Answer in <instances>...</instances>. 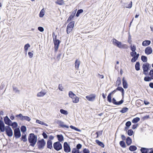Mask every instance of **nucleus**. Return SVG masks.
<instances>
[{
    "instance_id": "1",
    "label": "nucleus",
    "mask_w": 153,
    "mask_h": 153,
    "mask_svg": "<svg viewBox=\"0 0 153 153\" xmlns=\"http://www.w3.org/2000/svg\"><path fill=\"white\" fill-rule=\"evenodd\" d=\"M5 131L6 134L9 137H11L13 135V131L9 126H5L4 123L1 120H0V131L3 132Z\"/></svg>"
},
{
    "instance_id": "2",
    "label": "nucleus",
    "mask_w": 153,
    "mask_h": 153,
    "mask_svg": "<svg viewBox=\"0 0 153 153\" xmlns=\"http://www.w3.org/2000/svg\"><path fill=\"white\" fill-rule=\"evenodd\" d=\"M37 136L33 133H30L28 137V140L30 146L34 147L37 141Z\"/></svg>"
},
{
    "instance_id": "3",
    "label": "nucleus",
    "mask_w": 153,
    "mask_h": 153,
    "mask_svg": "<svg viewBox=\"0 0 153 153\" xmlns=\"http://www.w3.org/2000/svg\"><path fill=\"white\" fill-rule=\"evenodd\" d=\"M112 40L114 45H116L118 48L124 49H127L128 48V46L126 45L122 44L121 42L118 41L116 39H114Z\"/></svg>"
},
{
    "instance_id": "4",
    "label": "nucleus",
    "mask_w": 153,
    "mask_h": 153,
    "mask_svg": "<svg viewBox=\"0 0 153 153\" xmlns=\"http://www.w3.org/2000/svg\"><path fill=\"white\" fill-rule=\"evenodd\" d=\"M56 37L57 36H55V37H53V38L54 50L55 52L56 51L58 50L59 44L61 42L59 40L56 39Z\"/></svg>"
},
{
    "instance_id": "5",
    "label": "nucleus",
    "mask_w": 153,
    "mask_h": 153,
    "mask_svg": "<svg viewBox=\"0 0 153 153\" xmlns=\"http://www.w3.org/2000/svg\"><path fill=\"white\" fill-rule=\"evenodd\" d=\"M74 24L75 22L74 21H72L68 24L66 28V31L67 34L69 33L72 30L74 26Z\"/></svg>"
},
{
    "instance_id": "6",
    "label": "nucleus",
    "mask_w": 153,
    "mask_h": 153,
    "mask_svg": "<svg viewBox=\"0 0 153 153\" xmlns=\"http://www.w3.org/2000/svg\"><path fill=\"white\" fill-rule=\"evenodd\" d=\"M46 144V142L43 139L40 140H38L37 143V145L39 149H41L44 148Z\"/></svg>"
},
{
    "instance_id": "7",
    "label": "nucleus",
    "mask_w": 153,
    "mask_h": 153,
    "mask_svg": "<svg viewBox=\"0 0 153 153\" xmlns=\"http://www.w3.org/2000/svg\"><path fill=\"white\" fill-rule=\"evenodd\" d=\"M150 64L148 63H146L143 65L142 68L143 70V73L145 75H147L146 72H148L150 67Z\"/></svg>"
},
{
    "instance_id": "8",
    "label": "nucleus",
    "mask_w": 153,
    "mask_h": 153,
    "mask_svg": "<svg viewBox=\"0 0 153 153\" xmlns=\"http://www.w3.org/2000/svg\"><path fill=\"white\" fill-rule=\"evenodd\" d=\"M54 149L57 151H59L62 149V146L59 142H56L54 143L53 144Z\"/></svg>"
},
{
    "instance_id": "9",
    "label": "nucleus",
    "mask_w": 153,
    "mask_h": 153,
    "mask_svg": "<svg viewBox=\"0 0 153 153\" xmlns=\"http://www.w3.org/2000/svg\"><path fill=\"white\" fill-rule=\"evenodd\" d=\"M14 135L16 138H18L21 137V132L19 128H16L15 129Z\"/></svg>"
},
{
    "instance_id": "10",
    "label": "nucleus",
    "mask_w": 153,
    "mask_h": 153,
    "mask_svg": "<svg viewBox=\"0 0 153 153\" xmlns=\"http://www.w3.org/2000/svg\"><path fill=\"white\" fill-rule=\"evenodd\" d=\"M63 148L64 151L67 153L70 152L71 149L70 146L67 142H65L63 144Z\"/></svg>"
},
{
    "instance_id": "11",
    "label": "nucleus",
    "mask_w": 153,
    "mask_h": 153,
    "mask_svg": "<svg viewBox=\"0 0 153 153\" xmlns=\"http://www.w3.org/2000/svg\"><path fill=\"white\" fill-rule=\"evenodd\" d=\"M4 121L6 124L9 126L10 125V123H12V121L7 116L4 117Z\"/></svg>"
},
{
    "instance_id": "12",
    "label": "nucleus",
    "mask_w": 153,
    "mask_h": 153,
    "mask_svg": "<svg viewBox=\"0 0 153 153\" xmlns=\"http://www.w3.org/2000/svg\"><path fill=\"white\" fill-rule=\"evenodd\" d=\"M95 97L96 95L94 94H92L86 97V98L87 100L90 101H94L95 100Z\"/></svg>"
},
{
    "instance_id": "13",
    "label": "nucleus",
    "mask_w": 153,
    "mask_h": 153,
    "mask_svg": "<svg viewBox=\"0 0 153 153\" xmlns=\"http://www.w3.org/2000/svg\"><path fill=\"white\" fill-rule=\"evenodd\" d=\"M56 123L59 124V126L62 128L65 127L67 128H68L69 126L66 125H64L63 122L61 120H58L56 122Z\"/></svg>"
},
{
    "instance_id": "14",
    "label": "nucleus",
    "mask_w": 153,
    "mask_h": 153,
    "mask_svg": "<svg viewBox=\"0 0 153 153\" xmlns=\"http://www.w3.org/2000/svg\"><path fill=\"white\" fill-rule=\"evenodd\" d=\"M152 49L150 47H147L146 48L145 50V53L147 55L151 54L152 53Z\"/></svg>"
},
{
    "instance_id": "15",
    "label": "nucleus",
    "mask_w": 153,
    "mask_h": 153,
    "mask_svg": "<svg viewBox=\"0 0 153 153\" xmlns=\"http://www.w3.org/2000/svg\"><path fill=\"white\" fill-rule=\"evenodd\" d=\"M52 141L51 140H48L47 143V147L48 149H51L53 148Z\"/></svg>"
},
{
    "instance_id": "16",
    "label": "nucleus",
    "mask_w": 153,
    "mask_h": 153,
    "mask_svg": "<svg viewBox=\"0 0 153 153\" xmlns=\"http://www.w3.org/2000/svg\"><path fill=\"white\" fill-rule=\"evenodd\" d=\"M122 81L123 87L125 89L127 88L128 87V84L127 81L125 79L124 77L123 78Z\"/></svg>"
},
{
    "instance_id": "17",
    "label": "nucleus",
    "mask_w": 153,
    "mask_h": 153,
    "mask_svg": "<svg viewBox=\"0 0 153 153\" xmlns=\"http://www.w3.org/2000/svg\"><path fill=\"white\" fill-rule=\"evenodd\" d=\"M46 92L42 90L37 93V96L38 97H42L46 94Z\"/></svg>"
},
{
    "instance_id": "18",
    "label": "nucleus",
    "mask_w": 153,
    "mask_h": 153,
    "mask_svg": "<svg viewBox=\"0 0 153 153\" xmlns=\"http://www.w3.org/2000/svg\"><path fill=\"white\" fill-rule=\"evenodd\" d=\"M56 137L58 139L59 142H62L64 140V137L62 134H57L56 135Z\"/></svg>"
},
{
    "instance_id": "19",
    "label": "nucleus",
    "mask_w": 153,
    "mask_h": 153,
    "mask_svg": "<svg viewBox=\"0 0 153 153\" xmlns=\"http://www.w3.org/2000/svg\"><path fill=\"white\" fill-rule=\"evenodd\" d=\"M80 64V62L78 59H76L75 63V68L76 70L78 69L79 66Z\"/></svg>"
},
{
    "instance_id": "20",
    "label": "nucleus",
    "mask_w": 153,
    "mask_h": 153,
    "mask_svg": "<svg viewBox=\"0 0 153 153\" xmlns=\"http://www.w3.org/2000/svg\"><path fill=\"white\" fill-rule=\"evenodd\" d=\"M151 43V41L150 40H146L143 41L142 43L143 46H146L149 45Z\"/></svg>"
},
{
    "instance_id": "21",
    "label": "nucleus",
    "mask_w": 153,
    "mask_h": 153,
    "mask_svg": "<svg viewBox=\"0 0 153 153\" xmlns=\"http://www.w3.org/2000/svg\"><path fill=\"white\" fill-rule=\"evenodd\" d=\"M139 54H137L136 53V55L135 56H134V57H133L131 59V62H136L139 57Z\"/></svg>"
},
{
    "instance_id": "22",
    "label": "nucleus",
    "mask_w": 153,
    "mask_h": 153,
    "mask_svg": "<svg viewBox=\"0 0 153 153\" xmlns=\"http://www.w3.org/2000/svg\"><path fill=\"white\" fill-rule=\"evenodd\" d=\"M68 95L69 97L72 99L75 98V97L76 96V95L71 91L69 92Z\"/></svg>"
},
{
    "instance_id": "23",
    "label": "nucleus",
    "mask_w": 153,
    "mask_h": 153,
    "mask_svg": "<svg viewBox=\"0 0 153 153\" xmlns=\"http://www.w3.org/2000/svg\"><path fill=\"white\" fill-rule=\"evenodd\" d=\"M132 143V140L131 138L128 137L126 139V143L128 146L130 145Z\"/></svg>"
},
{
    "instance_id": "24",
    "label": "nucleus",
    "mask_w": 153,
    "mask_h": 153,
    "mask_svg": "<svg viewBox=\"0 0 153 153\" xmlns=\"http://www.w3.org/2000/svg\"><path fill=\"white\" fill-rule=\"evenodd\" d=\"M149 149L145 148L142 147L140 149V151L141 152V153H148Z\"/></svg>"
},
{
    "instance_id": "25",
    "label": "nucleus",
    "mask_w": 153,
    "mask_h": 153,
    "mask_svg": "<svg viewBox=\"0 0 153 153\" xmlns=\"http://www.w3.org/2000/svg\"><path fill=\"white\" fill-rule=\"evenodd\" d=\"M75 12L74 13H72L71 14V15L69 16V17L67 22H69L72 19L74 18V16H75Z\"/></svg>"
},
{
    "instance_id": "26",
    "label": "nucleus",
    "mask_w": 153,
    "mask_h": 153,
    "mask_svg": "<svg viewBox=\"0 0 153 153\" xmlns=\"http://www.w3.org/2000/svg\"><path fill=\"white\" fill-rule=\"evenodd\" d=\"M116 89L117 91L118 90L122 92V97H124V91L122 87L119 86Z\"/></svg>"
},
{
    "instance_id": "27",
    "label": "nucleus",
    "mask_w": 153,
    "mask_h": 153,
    "mask_svg": "<svg viewBox=\"0 0 153 153\" xmlns=\"http://www.w3.org/2000/svg\"><path fill=\"white\" fill-rule=\"evenodd\" d=\"M95 142L97 143L99 146H101L102 148L104 147L105 145L103 143L99 141L98 140H95Z\"/></svg>"
},
{
    "instance_id": "28",
    "label": "nucleus",
    "mask_w": 153,
    "mask_h": 153,
    "mask_svg": "<svg viewBox=\"0 0 153 153\" xmlns=\"http://www.w3.org/2000/svg\"><path fill=\"white\" fill-rule=\"evenodd\" d=\"M36 123L41 124L42 125H44L45 126H48V125L46 123H45L43 121H42L39 120H37L36 121Z\"/></svg>"
},
{
    "instance_id": "29",
    "label": "nucleus",
    "mask_w": 153,
    "mask_h": 153,
    "mask_svg": "<svg viewBox=\"0 0 153 153\" xmlns=\"http://www.w3.org/2000/svg\"><path fill=\"white\" fill-rule=\"evenodd\" d=\"M129 149L131 151H134L137 149V147L135 146H131L129 147Z\"/></svg>"
},
{
    "instance_id": "30",
    "label": "nucleus",
    "mask_w": 153,
    "mask_h": 153,
    "mask_svg": "<svg viewBox=\"0 0 153 153\" xmlns=\"http://www.w3.org/2000/svg\"><path fill=\"white\" fill-rule=\"evenodd\" d=\"M135 67L136 71H138L140 70V64L139 62H136Z\"/></svg>"
},
{
    "instance_id": "31",
    "label": "nucleus",
    "mask_w": 153,
    "mask_h": 153,
    "mask_svg": "<svg viewBox=\"0 0 153 153\" xmlns=\"http://www.w3.org/2000/svg\"><path fill=\"white\" fill-rule=\"evenodd\" d=\"M55 3L56 4L59 5H62L65 4L64 1L63 0H58L56 1Z\"/></svg>"
},
{
    "instance_id": "32",
    "label": "nucleus",
    "mask_w": 153,
    "mask_h": 153,
    "mask_svg": "<svg viewBox=\"0 0 153 153\" xmlns=\"http://www.w3.org/2000/svg\"><path fill=\"white\" fill-rule=\"evenodd\" d=\"M10 126H11L13 128H15L18 126V124L16 122H13V123L12 122Z\"/></svg>"
},
{
    "instance_id": "33",
    "label": "nucleus",
    "mask_w": 153,
    "mask_h": 153,
    "mask_svg": "<svg viewBox=\"0 0 153 153\" xmlns=\"http://www.w3.org/2000/svg\"><path fill=\"white\" fill-rule=\"evenodd\" d=\"M120 146L123 148H125L126 147V145L124 141L123 140L120 141L119 143Z\"/></svg>"
},
{
    "instance_id": "34",
    "label": "nucleus",
    "mask_w": 153,
    "mask_h": 153,
    "mask_svg": "<svg viewBox=\"0 0 153 153\" xmlns=\"http://www.w3.org/2000/svg\"><path fill=\"white\" fill-rule=\"evenodd\" d=\"M26 134L22 135L21 139L24 142H25L27 141V139L26 137Z\"/></svg>"
},
{
    "instance_id": "35",
    "label": "nucleus",
    "mask_w": 153,
    "mask_h": 153,
    "mask_svg": "<svg viewBox=\"0 0 153 153\" xmlns=\"http://www.w3.org/2000/svg\"><path fill=\"white\" fill-rule=\"evenodd\" d=\"M140 120V118L138 117H136L133 119L132 122L133 123H136L138 122Z\"/></svg>"
},
{
    "instance_id": "36",
    "label": "nucleus",
    "mask_w": 153,
    "mask_h": 153,
    "mask_svg": "<svg viewBox=\"0 0 153 153\" xmlns=\"http://www.w3.org/2000/svg\"><path fill=\"white\" fill-rule=\"evenodd\" d=\"M152 79L149 76H145L144 78V80L146 82H149L151 81Z\"/></svg>"
},
{
    "instance_id": "37",
    "label": "nucleus",
    "mask_w": 153,
    "mask_h": 153,
    "mask_svg": "<svg viewBox=\"0 0 153 153\" xmlns=\"http://www.w3.org/2000/svg\"><path fill=\"white\" fill-rule=\"evenodd\" d=\"M20 129L21 131L23 133L25 132L27 130L26 127L25 126H22L21 127Z\"/></svg>"
},
{
    "instance_id": "38",
    "label": "nucleus",
    "mask_w": 153,
    "mask_h": 153,
    "mask_svg": "<svg viewBox=\"0 0 153 153\" xmlns=\"http://www.w3.org/2000/svg\"><path fill=\"white\" fill-rule=\"evenodd\" d=\"M128 108L127 107L123 108L122 110L120 111V112L124 113L126 112L128 110Z\"/></svg>"
},
{
    "instance_id": "39",
    "label": "nucleus",
    "mask_w": 153,
    "mask_h": 153,
    "mask_svg": "<svg viewBox=\"0 0 153 153\" xmlns=\"http://www.w3.org/2000/svg\"><path fill=\"white\" fill-rule=\"evenodd\" d=\"M60 112L61 114L64 115H66L68 114L67 111L63 109H61L60 110Z\"/></svg>"
},
{
    "instance_id": "40",
    "label": "nucleus",
    "mask_w": 153,
    "mask_h": 153,
    "mask_svg": "<svg viewBox=\"0 0 153 153\" xmlns=\"http://www.w3.org/2000/svg\"><path fill=\"white\" fill-rule=\"evenodd\" d=\"M73 100V102L74 103H77L79 101V98L76 96L74 98Z\"/></svg>"
},
{
    "instance_id": "41",
    "label": "nucleus",
    "mask_w": 153,
    "mask_h": 153,
    "mask_svg": "<svg viewBox=\"0 0 153 153\" xmlns=\"http://www.w3.org/2000/svg\"><path fill=\"white\" fill-rule=\"evenodd\" d=\"M123 98L124 97H123L121 100L119 102H117L116 104H115V105H119L122 104L124 102Z\"/></svg>"
},
{
    "instance_id": "42",
    "label": "nucleus",
    "mask_w": 153,
    "mask_h": 153,
    "mask_svg": "<svg viewBox=\"0 0 153 153\" xmlns=\"http://www.w3.org/2000/svg\"><path fill=\"white\" fill-rule=\"evenodd\" d=\"M141 60L144 62H146L147 61V57L144 56H142L141 57Z\"/></svg>"
},
{
    "instance_id": "43",
    "label": "nucleus",
    "mask_w": 153,
    "mask_h": 153,
    "mask_svg": "<svg viewBox=\"0 0 153 153\" xmlns=\"http://www.w3.org/2000/svg\"><path fill=\"white\" fill-rule=\"evenodd\" d=\"M30 47V45L29 44L27 43L24 46L25 50L26 52V54L27 52L28 48Z\"/></svg>"
},
{
    "instance_id": "44",
    "label": "nucleus",
    "mask_w": 153,
    "mask_h": 153,
    "mask_svg": "<svg viewBox=\"0 0 153 153\" xmlns=\"http://www.w3.org/2000/svg\"><path fill=\"white\" fill-rule=\"evenodd\" d=\"M133 133H134V131L131 129H129L128 131L127 134L129 136H131L133 134Z\"/></svg>"
},
{
    "instance_id": "45",
    "label": "nucleus",
    "mask_w": 153,
    "mask_h": 153,
    "mask_svg": "<svg viewBox=\"0 0 153 153\" xmlns=\"http://www.w3.org/2000/svg\"><path fill=\"white\" fill-rule=\"evenodd\" d=\"M83 12V10L80 9L78 10L77 12L76 13V17H78L79 15V14L82 13Z\"/></svg>"
},
{
    "instance_id": "46",
    "label": "nucleus",
    "mask_w": 153,
    "mask_h": 153,
    "mask_svg": "<svg viewBox=\"0 0 153 153\" xmlns=\"http://www.w3.org/2000/svg\"><path fill=\"white\" fill-rule=\"evenodd\" d=\"M70 128H71L73 129H74L76 131H79V132L81 131V130L71 125V126H70Z\"/></svg>"
},
{
    "instance_id": "47",
    "label": "nucleus",
    "mask_w": 153,
    "mask_h": 153,
    "mask_svg": "<svg viewBox=\"0 0 153 153\" xmlns=\"http://www.w3.org/2000/svg\"><path fill=\"white\" fill-rule=\"evenodd\" d=\"M107 101L110 102H111V94H109L107 97Z\"/></svg>"
},
{
    "instance_id": "48",
    "label": "nucleus",
    "mask_w": 153,
    "mask_h": 153,
    "mask_svg": "<svg viewBox=\"0 0 153 153\" xmlns=\"http://www.w3.org/2000/svg\"><path fill=\"white\" fill-rule=\"evenodd\" d=\"M30 118L29 117L27 116H24L23 117V120H25L28 121H30Z\"/></svg>"
},
{
    "instance_id": "49",
    "label": "nucleus",
    "mask_w": 153,
    "mask_h": 153,
    "mask_svg": "<svg viewBox=\"0 0 153 153\" xmlns=\"http://www.w3.org/2000/svg\"><path fill=\"white\" fill-rule=\"evenodd\" d=\"M72 153H79V150H77L76 148H73L72 149Z\"/></svg>"
},
{
    "instance_id": "50",
    "label": "nucleus",
    "mask_w": 153,
    "mask_h": 153,
    "mask_svg": "<svg viewBox=\"0 0 153 153\" xmlns=\"http://www.w3.org/2000/svg\"><path fill=\"white\" fill-rule=\"evenodd\" d=\"M131 50L132 51H135L136 50V46L134 45H132L130 46Z\"/></svg>"
},
{
    "instance_id": "51",
    "label": "nucleus",
    "mask_w": 153,
    "mask_h": 153,
    "mask_svg": "<svg viewBox=\"0 0 153 153\" xmlns=\"http://www.w3.org/2000/svg\"><path fill=\"white\" fill-rule=\"evenodd\" d=\"M137 52L134 51H132V52H131L130 53V54L131 56L133 57H134V56H135L136 55V54Z\"/></svg>"
},
{
    "instance_id": "52",
    "label": "nucleus",
    "mask_w": 153,
    "mask_h": 153,
    "mask_svg": "<svg viewBox=\"0 0 153 153\" xmlns=\"http://www.w3.org/2000/svg\"><path fill=\"white\" fill-rule=\"evenodd\" d=\"M13 90L16 93H18V94L19 93V91L18 90V88L16 87H13Z\"/></svg>"
},
{
    "instance_id": "53",
    "label": "nucleus",
    "mask_w": 153,
    "mask_h": 153,
    "mask_svg": "<svg viewBox=\"0 0 153 153\" xmlns=\"http://www.w3.org/2000/svg\"><path fill=\"white\" fill-rule=\"evenodd\" d=\"M149 75L153 79V69L151 70L149 73Z\"/></svg>"
},
{
    "instance_id": "54",
    "label": "nucleus",
    "mask_w": 153,
    "mask_h": 153,
    "mask_svg": "<svg viewBox=\"0 0 153 153\" xmlns=\"http://www.w3.org/2000/svg\"><path fill=\"white\" fill-rule=\"evenodd\" d=\"M58 89L60 91H63L64 88L62 85V84H59V86H58Z\"/></svg>"
},
{
    "instance_id": "55",
    "label": "nucleus",
    "mask_w": 153,
    "mask_h": 153,
    "mask_svg": "<svg viewBox=\"0 0 153 153\" xmlns=\"http://www.w3.org/2000/svg\"><path fill=\"white\" fill-rule=\"evenodd\" d=\"M131 124V122L130 121H128L126 122L125 125L126 126L129 128Z\"/></svg>"
},
{
    "instance_id": "56",
    "label": "nucleus",
    "mask_w": 153,
    "mask_h": 153,
    "mask_svg": "<svg viewBox=\"0 0 153 153\" xmlns=\"http://www.w3.org/2000/svg\"><path fill=\"white\" fill-rule=\"evenodd\" d=\"M24 116H23L21 114H20L18 115H16V117H19L20 118V120H23V118Z\"/></svg>"
},
{
    "instance_id": "57",
    "label": "nucleus",
    "mask_w": 153,
    "mask_h": 153,
    "mask_svg": "<svg viewBox=\"0 0 153 153\" xmlns=\"http://www.w3.org/2000/svg\"><path fill=\"white\" fill-rule=\"evenodd\" d=\"M42 10H43V9L39 13V16L41 18L44 15V12L43 11H42Z\"/></svg>"
},
{
    "instance_id": "58",
    "label": "nucleus",
    "mask_w": 153,
    "mask_h": 153,
    "mask_svg": "<svg viewBox=\"0 0 153 153\" xmlns=\"http://www.w3.org/2000/svg\"><path fill=\"white\" fill-rule=\"evenodd\" d=\"M83 153H90L89 150L86 148H85L83 149Z\"/></svg>"
},
{
    "instance_id": "59",
    "label": "nucleus",
    "mask_w": 153,
    "mask_h": 153,
    "mask_svg": "<svg viewBox=\"0 0 153 153\" xmlns=\"http://www.w3.org/2000/svg\"><path fill=\"white\" fill-rule=\"evenodd\" d=\"M82 145L81 144H80V143H79L78 144H77L76 145V148H77V150H79V149H80L82 147Z\"/></svg>"
},
{
    "instance_id": "60",
    "label": "nucleus",
    "mask_w": 153,
    "mask_h": 153,
    "mask_svg": "<svg viewBox=\"0 0 153 153\" xmlns=\"http://www.w3.org/2000/svg\"><path fill=\"white\" fill-rule=\"evenodd\" d=\"M132 1H131L130 3L128 4V6H126V8H131L132 6Z\"/></svg>"
},
{
    "instance_id": "61",
    "label": "nucleus",
    "mask_w": 153,
    "mask_h": 153,
    "mask_svg": "<svg viewBox=\"0 0 153 153\" xmlns=\"http://www.w3.org/2000/svg\"><path fill=\"white\" fill-rule=\"evenodd\" d=\"M38 30L41 32H42L44 30V28L42 27H39L38 28Z\"/></svg>"
},
{
    "instance_id": "62",
    "label": "nucleus",
    "mask_w": 153,
    "mask_h": 153,
    "mask_svg": "<svg viewBox=\"0 0 153 153\" xmlns=\"http://www.w3.org/2000/svg\"><path fill=\"white\" fill-rule=\"evenodd\" d=\"M42 135L45 139H46L48 137V135L46 134V133L45 132H44L42 134Z\"/></svg>"
},
{
    "instance_id": "63",
    "label": "nucleus",
    "mask_w": 153,
    "mask_h": 153,
    "mask_svg": "<svg viewBox=\"0 0 153 153\" xmlns=\"http://www.w3.org/2000/svg\"><path fill=\"white\" fill-rule=\"evenodd\" d=\"M97 76L99 78L103 79L104 78V76L103 75H100L99 74H97Z\"/></svg>"
},
{
    "instance_id": "64",
    "label": "nucleus",
    "mask_w": 153,
    "mask_h": 153,
    "mask_svg": "<svg viewBox=\"0 0 153 153\" xmlns=\"http://www.w3.org/2000/svg\"><path fill=\"white\" fill-rule=\"evenodd\" d=\"M28 55L30 58H32L33 57V54L30 52L28 53Z\"/></svg>"
}]
</instances>
